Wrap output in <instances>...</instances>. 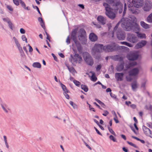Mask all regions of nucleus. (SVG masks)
Returning a JSON list of instances; mask_svg holds the SVG:
<instances>
[{"label":"nucleus","mask_w":152,"mask_h":152,"mask_svg":"<svg viewBox=\"0 0 152 152\" xmlns=\"http://www.w3.org/2000/svg\"><path fill=\"white\" fill-rule=\"evenodd\" d=\"M21 39L23 41H25V42L26 43L28 42L27 40V39L26 38V37L25 36V35H22L21 36Z\"/></svg>","instance_id":"obj_38"},{"label":"nucleus","mask_w":152,"mask_h":152,"mask_svg":"<svg viewBox=\"0 0 152 152\" xmlns=\"http://www.w3.org/2000/svg\"><path fill=\"white\" fill-rule=\"evenodd\" d=\"M71 58L69 61L72 64L74 63H80L83 61L81 56L78 54H75L73 56L71 55Z\"/></svg>","instance_id":"obj_8"},{"label":"nucleus","mask_w":152,"mask_h":152,"mask_svg":"<svg viewBox=\"0 0 152 152\" xmlns=\"http://www.w3.org/2000/svg\"><path fill=\"white\" fill-rule=\"evenodd\" d=\"M20 32L22 34H24L25 33V30L23 28H21L20 29Z\"/></svg>","instance_id":"obj_49"},{"label":"nucleus","mask_w":152,"mask_h":152,"mask_svg":"<svg viewBox=\"0 0 152 152\" xmlns=\"http://www.w3.org/2000/svg\"><path fill=\"white\" fill-rule=\"evenodd\" d=\"M32 66L35 68H40L41 67V65L40 64L39 62H34L32 64Z\"/></svg>","instance_id":"obj_29"},{"label":"nucleus","mask_w":152,"mask_h":152,"mask_svg":"<svg viewBox=\"0 0 152 152\" xmlns=\"http://www.w3.org/2000/svg\"><path fill=\"white\" fill-rule=\"evenodd\" d=\"M18 48L19 50H21L22 49V47H21L20 44L16 46Z\"/></svg>","instance_id":"obj_57"},{"label":"nucleus","mask_w":152,"mask_h":152,"mask_svg":"<svg viewBox=\"0 0 152 152\" xmlns=\"http://www.w3.org/2000/svg\"><path fill=\"white\" fill-rule=\"evenodd\" d=\"M147 21L150 23H152V13L150 14L147 18Z\"/></svg>","instance_id":"obj_32"},{"label":"nucleus","mask_w":152,"mask_h":152,"mask_svg":"<svg viewBox=\"0 0 152 152\" xmlns=\"http://www.w3.org/2000/svg\"><path fill=\"white\" fill-rule=\"evenodd\" d=\"M40 24L42 28H43L45 27L44 23L43 21L40 23Z\"/></svg>","instance_id":"obj_60"},{"label":"nucleus","mask_w":152,"mask_h":152,"mask_svg":"<svg viewBox=\"0 0 152 152\" xmlns=\"http://www.w3.org/2000/svg\"><path fill=\"white\" fill-rule=\"evenodd\" d=\"M13 39L16 46L20 44L18 42V40L15 37H13Z\"/></svg>","instance_id":"obj_35"},{"label":"nucleus","mask_w":152,"mask_h":152,"mask_svg":"<svg viewBox=\"0 0 152 152\" xmlns=\"http://www.w3.org/2000/svg\"><path fill=\"white\" fill-rule=\"evenodd\" d=\"M104 46L103 45L99 44H96L93 47L91 50V53L94 57L96 59H99L100 56H96V53H100L103 50Z\"/></svg>","instance_id":"obj_5"},{"label":"nucleus","mask_w":152,"mask_h":152,"mask_svg":"<svg viewBox=\"0 0 152 152\" xmlns=\"http://www.w3.org/2000/svg\"><path fill=\"white\" fill-rule=\"evenodd\" d=\"M87 103L89 105L90 110H92L93 111L95 112V110L94 109V108L92 107L91 106L90 104H89L88 102H87Z\"/></svg>","instance_id":"obj_48"},{"label":"nucleus","mask_w":152,"mask_h":152,"mask_svg":"<svg viewBox=\"0 0 152 152\" xmlns=\"http://www.w3.org/2000/svg\"><path fill=\"white\" fill-rule=\"evenodd\" d=\"M140 55L137 51L131 52L126 56L128 59L129 60L134 61L137 60Z\"/></svg>","instance_id":"obj_10"},{"label":"nucleus","mask_w":152,"mask_h":152,"mask_svg":"<svg viewBox=\"0 0 152 152\" xmlns=\"http://www.w3.org/2000/svg\"><path fill=\"white\" fill-rule=\"evenodd\" d=\"M142 129L144 133L146 135L152 138V132L149 129L143 126H142Z\"/></svg>","instance_id":"obj_17"},{"label":"nucleus","mask_w":152,"mask_h":152,"mask_svg":"<svg viewBox=\"0 0 152 152\" xmlns=\"http://www.w3.org/2000/svg\"><path fill=\"white\" fill-rule=\"evenodd\" d=\"M54 118H57L60 120L61 119V117H58L57 116H54Z\"/></svg>","instance_id":"obj_63"},{"label":"nucleus","mask_w":152,"mask_h":152,"mask_svg":"<svg viewBox=\"0 0 152 152\" xmlns=\"http://www.w3.org/2000/svg\"><path fill=\"white\" fill-rule=\"evenodd\" d=\"M121 24L119 23L116 25L114 27L113 31V37L115 34H116L117 38L120 40H124L125 38V34L124 33L120 30H117L118 28V24Z\"/></svg>","instance_id":"obj_6"},{"label":"nucleus","mask_w":152,"mask_h":152,"mask_svg":"<svg viewBox=\"0 0 152 152\" xmlns=\"http://www.w3.org/2000/svg\"><path fill=\"white\" fill-rule=\"evenodd\" d=\"M136 18L134 16H131L128 18H122L119 23H121V26L127 31H129L132 29L136 32L140 31V27L136 22Z\"/></svg>","instance_id":"obj_2"},{"label":"nucleus","mask_w":152,"mask_h":152,"mask_svg":"<svg viewBox=\"0 0 152 152\" xmlns=\"http://www.w3.org/2000/svg\"><path fill=\"white\" fill-rule=\"evenodd\" d=\"M141 68L140 66L136 67L130 70L129 72V73L130 76H136L139 74Z\"/></svg>","instance_id":"obj_14"},{"label":"nucleus","mask_w":152,"mask_h":152,"mask_svg":"<svg viewBox=\"0 0 152 152\" xmlns=\"http://www.w3.org/2000/svg\"><path fill=\"white\" fill-rule=\"evenodd\" d=\"M118 49V46L115 43L112 45H109L104 46L103 50L105 52H109L113 51Z\"/></svg>","instance_id":"obj_12"},{"label":"nucleus","mask_w":152,"mask_h":152,"mask_svg":"<svg viewBox=\"0 0 152 152\" xmlns=\"http://www.w3.org/2000/svg\"><path fill=\"white\" fill-rule=\"evenodd\" d=\"M137 63L135 61H132L129 63L128 64L125 65V67L126 69L130 68L131 67L137 65Z\"/></svg>","instance_id":"obj_23"},{"label":"nucleus","mask_w":152,"mask_h":152,"mask_svg":"<svg viewBox=\"0 0 152 152\" xmlns=\"http://www.w3.org/2000/svg\"><path fill=\"white\" fill-rule=\"evenodd\" d=\"M137 36L138 37L141 39H145L146 38V34L144 33H142L139 32H136Z\"/></svg>","instance_id":"obj_25"},{"label":"nucleus","mask_w":152,"mask_h":152,"mask_svg":"<svg viewBox=\"0 0 152 152\" xmlns=\"http://www.w3.org/2000/svg\"><path fill=\"white\" fill-rule=\"evenodd\" d=\"M140 25L141 26L145 29H148L150 28V25L145 23L143 21L140 22Z\"/></svg>","instance_id":"obj_24"},{"label":"nucleus","mask_w":152,"mask_h":152,"mask_svg":"<svg viewBox=\"0 0 152 152\" xmlns=\"http://www.w3.org/2000/svg\"><path fill=\"white\" fill-rule=\"evenodd\" d=\"M124 74L123 73H116L115 74V78L118 81H122L124 79Z\"/></svg>","instance_id":"obj_18"},{"label":"nucleus","mask_w":152,"mask_h":152,"mask_svg":"<svg viewBox=\"0 0 152 152\" xmlns=\"http://www.w3.org/2000/svg\"><path fill=\"white\" fill-rule=\"evenodd\" d=\"M61 120L63 123L64 124H66L68 122H70V120L68 116L65 113L62 112L61 114Z\"/></svg>","instance_id":"obj_15"},{"label":"nucleus","mask_w":152,"mask_h":152,"mask_svg":"<svg viewBox=\"0 0 152 152\" xmlns=\"http://www.w3.org/2000/svg\"><path fill=\"white\" fill-rule=\"evenodd\" d=\"M94 128L95 129V130H96V132L98 134H99L100 135H102V134H101L99 132V130L95 127H94Z\"/></svg>","instance_id":"obj_55"},{"label":"nucleus","mask_w":152,"mask_h":152,"mask_svg":"<svg viewBox=\"0 0 152 152\" xmlns=\"http://www.w3.org/2000/svg\"><path fill=\"white\" fill-rule=\"evenodd\" d=\"M79 40L83 44H85L87 42L86 37L85 31L83 29H80L78 32V36Z\"/></svg>","instance_id":"obj_7"},{"label":"nucleus","mask_w":152,"mask_h":152,"mask_svg":"<svg viewBox=\"0 0 152 152\" xmlns=\"http://www.w3.org/2000/svg\"><path fill=\"white\" fill-rule=\"evenodd\" d=\"M77 31V30L76 29H74L72 31L71 34V38L73 39L75 43V45H73L72 49L74 51H75L76 50V46L78 51L79 52H80L81 51L82 48L80 43L76 40V34Z\"/></svg>","instance_id":"obj_4"},{"label":"nucleus","mask_w":152,"mask_h":152,"mask_svg":"<svg viewBox=\"0 0 152 152\" xmlns=\"http://www.w3.org/2000/svg\"><path fill=\"white\" fill-rule=\"evenodd\" d=\"M127 142L130 145L136 148H137V146L135 144H133L132 142L129 141H127Z\"/></svg>","instance_id":"obj_44"},{"label":"nucleus","mask_w":152,"mask_h":152,"mask_svg":"<svg viewBox=\"0 0 152 152\" xmlns=\"http://www.w3.org/2000/svg\"><path fill=\"white\" fill-rule=\"evenodd\" d=\"M129 75L128 76H126V79L127 81H131L132 80V78Z\"/></svg>","instance_id":"obj_37"},{"label":"nucleus","mask_w":152,"mask_h":152,"mask_svg":"<svg viewBox=\"0 0 152 152\" xmlns=\"http://www.w3.org/2000/svg\"><path fill=\"white\" fill-rule=\"evenodd\" d=\"M109 138L110 139V140H113V142H117L116 139L114 138L113 136L112 135H110L109 137Z\"/></svg>","instance_id":"obj_39"},{"label":"nucleus","mask_w":152,"mask_h":152,"mask_svg":"<svg viewBox=\"0 0 152 152\" xmlns=\"http://www.w3.org/2000/svg\"><path fill=\"white\" fill-rule=\"evenodd\" d=\"M114 120L116 123H119V121L118 120L117 116L115 117L114 118Z\"/></svg>","instance_id":"obj_53"},{"label":"nucleus","mask_w":152,"mask_h":152,"mask_svg":"<svg viewBox=\"0 0 152 152\" xmlns=\"http://www.w3.org/2000/svg\"><path fill=\"white\" fill-rule=\"evenodd\" d=\"M127 40L132 43H135L138 41V39L136 36L134 34L129 33L127 34Z\"/></svg>","instance_id":"obj_13"},{"label":"nucleus","mask_w":152,"mask_h":152,"mask_svg":"<svg viewBox=\"0 0 152 152\" xmlns=\"http://www.w3.org/2000/svg\"><path fill=\"white\" fill-rule=\"evenodd\" d=\"M89 39L91 41L95 42L97 40L98 37L94 33H91L89 35Z\"/></svg>","instance_id":"obj_21"},{"label":"nucleus","mask_w":152,"mask_h":152,"mask_svg":"<svg viewBox=\"0 0 152 152\" xmlns=\"http://www.w3.org/2000/svg\"><path fill=\"white\" fill-rule=\"evenodd\" d=\"M20 55H21V56L22 57L25 58V57L26 56H25V55L24 52L21 53H20Z\"/></svg>","instance_id":"obj_59"},{"label":"nucleus","mask_w":152,"mask_h":152,"mask_svg":"<svg viewBox=\"0 0 152 152\" xmlns=\"http://www.w3.org/2000/svg\"><path fill=\"white\" fill-rule=\"evenodd\" d=\"M97 20L100 23L103 25L105 24L106 23V18L102 15L99 16L97 17Z\"/></svg>","instance_id":"obj_19"},{"label":"nucleus","mask_w":152,"mask_h":152,"mask_svg":"<svg viewBox=\"0 0 152 152\" xmlns=\"http://www.w3.org/2000/svg\"><path fill=\"white\" fill-rule=\"evenodd\" d=\"M69 92V91H68V92H64V94L65 97L67 99H69V96L67 94Z\"/></svg>","instance_id":"obj_42"},{"label":"nucleus","mask_w":152,"mask_h":152,"mask_svg":"<svg viewBox=\"0 0 152 152\" xmlns=\"http://www.w3.org/2000/svg\"><path fill=\"white\" fill-rule=\"evenodd\" d=\"M126 3H125L124 5V12H123V14L124 15V14L126 13Z\"/></svg>","instance_id":"obj_50"},{"label":"nucleus","mask_w":152,"mask_h":152,"mask_svg":"<svg viewBox=\"0 0 152 152\" xmlns=\"http://www.w3.org/2000/svg\"><path fill=\"white\" fill-rule=\"evenodd\" d=\"M9 28L12 30H13V24L11 21L8 23Z\"/></svg>","instance_id":"obj_41"},{"label":"nucleus","mask_w":152,"mask_h":152,"mask_svg":"<svg viewBox=\"0 0 152 152\" xmlns=\"http://www.w3.org/2000/svg\"><path fill=\"white\" fill-rule=\"evenodd\" d=\"M103 5L105 10V15L112 20L115 18L118 11L119 13L122 12V4L119 0H105Z\"/></svg>","instance_id":"obj_1"},{"label":"nucleus","mask_w":152,"mask_h":152,"mask_svg":"<svg viewBox=\"0 0 152 152\" xmlns=\"http://www.w3.org/2000/svg\"><path fill=\"white\" fill-rule=\"evenodd\" d=\"M1 107L4 110L6 113H7L8 111L5 108L3 105H1Z\"/></svg>","instance_id":"obj_51"},{"label":"nucleus","mask_w":152,"mask_h":152,"mask_svg":"<svg viewBox=\"0 0 152 152\" xmlns=\"http://www.w3.org/2000/svg\"><path fill=\"white\" fill-rule=\"evenodd\" d=\"M146 125L147 126L150 128H152V124L151 123H147Z\"/></svg>","instance_id":"obj_52"},{"label":"nucleus","mask_w":152,"mask_h":152,"mask_svg":"<svg viewBox=\"0 0 152 152\" xmlns=\"http://www.w3.org/2000/svg\"><path fill=\"white\" fill-rule=\"evenodd\" d=\"M20 3L22 7L24 9H25V10H30V9L29 7H26V5L25 4L22 0L20 2Z\"/></svg>","instance_id":"obj_28"},{"label":"nucleus","mask_w":152,"mask_h":152,"mask_svg":"<svg viewBox=\"0 0 152 152\" xmlns=\"http://www.w3.org/2000/svg\"><path fill=\"white\" fill-rule=\"evenodd\" d=\"M95 100L97 102H98L99 104H103V103L102 102H101L100 100H99V99H95Z\"/></svg>","instance_id":"obj_56"},{"label":"nucleus","mask_w":152,"mask_h":152,"mask_svg":"<svg viewBox=\"0 0 152 152\" xmlns=\"http://www.w3.org/2000/svg\"><path fill=\"white\" fill-rule=\"evenodd\" d=\"M101 66H101V65H98L97 66V67H96V70L97 71L101 69Z\"/></svg>","instance_id":"obj_54"},{"label":"nucleus","mask_w":152,"mask_h":152,"mask_svg":"<svg viewBox=\"0 0 152 152\" xmlns=\"http://www.w3.org/2000/svg\"><path fill=\"white\" fill-rule=\"evenodd\" d=\"M58 54L62 58H64V56L62 53H59Z\"/></svg>","instance_id":"obj_62"},{"label":"nucleus","mask_w":152,"mask_h":152,"mask_svg":"<svg viewBox=\"0 0 152 152\" xmlns=\"http://www.w3.org/2000/svg\"><path fill=\"white\" fill-rule=\"evenodd\" d=\"M81 87V89L83 90L86 92H87L88 91V88L85 85H82Z\"/></svg>","instance_id":"obj_34"},{"label":"nucleus","mask_w":152,"mask_h":152,"mask_svg":"<svg viewBox=\"0 0 152 152\" xmlns=\"http://www.w3.org/2000/svg\"><path fill=\"white\" fill-rule=\"evenodd\" d=\"M108 128L109 131L110 132V133H111L112 134L116 136L115 134L112 129L110 128L108 126Z\"/></svg>","instance_id":"obj_40"},{"label":"nucleus","mask_w":152,"mask_h":152,"mask_svg":"<svg viewBox=\"0 0 152 152\" xmlns=\"http://www.w3.org/2000/svg\"><path fill=\"white\" fill-rule=\"evenodd\" d=\"M83 57L85 61L89 65L92 66L94 62L91 56L87 53H85L83 54Z\"/></svg>","instance_id":"obj_11"},{"label":"nucleus","mask_w":152,"mask_h":152,"mask_svg":"<svg viewBox=\"0 0 152 152\" xmlns=\"http://www.w3.org/2000/svg\"><path fill=\"white\" fill-rule=\"evenodd\" d=\"M89 73L91 74L92 75L90 78L91 80L94 82L96 81L97 79L95 75V73L93 71L90 72Z\"/></svg>","instance_id":"obj_26"},{"label":"nucleus","mask_w":152,"mask_h":152,"mask_svg":"<svg viewBox=\"0 0 152 152\" xmlns=\"http://www.w3.org/2000/svg\"><path fill=\"white\" fill-rule=\"evenodd\" d=\"M147 43V42L145 40H142L137 43L134 46L136 49H138L142 48L145 46Z\"/></svg>","instance_id":"obj_20"},{"label":"nucleus","mask_w":152,"mask_h":152,"mask_svg":"<svg viewBox=\"0 0 152 152\" xmlns=\"http://www.w3.org/2000/svg\"><path fill=\"white\" fill-rule=\"evenodd\" d=\"M3 20L4 21L6 22L7 23L10 21V19L8 18H3Z\"/></svg>","instance_id":"obj_47"},{"label":"nucleus","mask_w":152,"mask_h":152,"mask_svg":"<svg viewBox=\"0 0 152 152\" xmlns=\"http://www.w3.org/2000/svg\"><path fill=\"white\" fill-rule=\"evenodd\" d=\"M33 49L31 47H30L29 48V52H32L33 51Z\"/></svg>","instance_id":"obj_64"},{"label":"nucleus","mask_w":152,"mask_h":152,"mask_svg":"<svg viewBox=\"0 0 152 152\" xmlns=\"http://www.w3.org/2000/svg\"><path fill=\"white\" fill-rule=\"evenodd\" d=\"M109 114V112L107 110H104V113L102 114V115L104 116H106Z\"/></svg>","instance_id":"obj_45"},{"label":"nucleus","mask_w":152,"mask_h":152,"mask_svg":"<svg viewBox=\"0 0 152 152\" xmlns=\"http://www.w3.org/2000/svg\"><path fill=\"white\" fill-rule=\"evenodd\" d=\"M7 7L9 10L10 11H12L13 10V9L11 6L7 5Z\"/></svg>","instance_id":"obj_46"},{"label":"nucleus","mask_w":152,"mask_h":152,"mask_svg":"<svg viewBox=\"0 0 152 152\" xmlns=\"http://www.w3.org/2000/svg\"><path fill=\"white\" fill-rule=\"evenodd\" d=\"M69 103L74 109H77V105L73 102L70 101L69 102Z\"/></svg>","instance_id":"obj_33"},{"label":"nucleus","mask_w":152,"mask_h":152,"mask_svg":"<svg viewBox=\"0 0 152 152\" xmlns=\"http://www.w3.org/2000/svg\"><path fill=\"white\" fill-rule=\"evenodd\" d=\"M120 43L122 45H124L128 46L129 47H132L133 46V45L129 43L126 42H120Z\"/></svg>","instance_id":"obj_31"},{"label":"nucleus","mask_w":152,"mask_h":152,"mask_svg":"<svg viewBox=\"0 0 152 152\" xmlns=\"http://www.w3.org/2000/svg\"><path fill=\"white\" fill-rule=\"evenodd\" d=\"M143 5V9L145 11H149L151 8L152 5L150 1H146Z\"/></svg>","instance_id":"obj_16"},{"label":"nucleus","mask_w":152,"mask_h":152,"mask_svg":"<svg viewBox=\"0 0 152 152\" xmlns=\"http://www.w3.org/2000/svg\"><path fill=\"white\" fill-rule=\"evenodd\" d=\"M21 0H13L14 4L17 6H18Z\"/></svg>","instance_id":"obj_36"},{"label":"nucleus","mask_w":152,"mask_h":152,"mask_svg":"<svg viewBox=\"0 0 152 152\" xmlns=\"http://www.w3.org/2000/svg\"><path fill=\"white\" fill-rule=\"evenodd\" d=\"M115 59L119 61V63L116 66V69L118 71H121L124 68V62L123 58L119 56H116L115 57Z\"/></svg>","instance_id":"obj_9"},{"label":"nucleus","mask_w":152,"mask_h":152,"mask_svg":"<svg viewBox=\"0 0 152 152\" xmlns=\"http://www.w3.org/2000/svg\"><path fill=\"white\" fill-rule=\"evenodd\" d=\"M33 8H36L37 9V11L38 12H39V14H40V15H41V13H40V11H39V8H38V7H37V6H35V7H34V6H33Z\"/></svg>","instance_id":"obj_58"},{"label":"nucleus","mask_w":152,"mask_h":152,"mask_svg":"<svg viewBox=\"0 0 152 152\" xmlns=\"http://www.w3.org/2000/svg\"><path fill=\"white\" fill-rule=\"evenodd\" d=\"M73 83L77 86H79L80 84V82L76 80H74Z\"/></svg>","instance_id":"obj_43"},{"label":"nucleus","mask_w":152,"mask_h":152,"mask_svg":"<svg viewBox=\"0 0 152 152\" xmlns=\"http://www.w3.org/2000/svg\"><path fill=\"white\" fill-rule=\"evenodd\" d=\"M139 86V84L136 80L134 81L131 84L132 88L133 91H136Z\"/></svg>","instance_id":"obj_22"},{"label":"nucleus","mask_w":152,"mask_h":152,"mask_svg":"<svg viewBox=\"0 0 152 152\" xmlns=\"http://www.w3.org/2000/svg\"><path fill=\"white\" fill-rule=\"evenodd\" d=\"M128 7L129 10L133 13L136 14L137 12L132 9V8L134 7L137 8H140L143 5V0H132L131 2L128 3Z\"/></svg>","instance_id":"obj_3"},{"label":"nucleus","mask_w":152,"mask_h":152,"mask_svg":"<svg viewBox=\"0 0 152 152\" xmlns=\"http://www.w3.org/2000/svg\"><path fill=\"white\" fill-rule=\"evenodd\" d=\"M59 84L61 86V88H62L63 90L64 91V92H68V91L67 89L65 86L63 84H62L60 80L59 81Z\"/></svg>","instance_id":"obj_30"},{"label":"nucleus","mask_w":152,"mask_h":152,"mask_svg":"<svg viewBox=\"0 0 152 152\" xmlns=\"http://www.w3.org/2000/svg\"><path fill=\"white\" fill-rule=\"evenodd\" d=\"M66 42L68 43L69 44L70 43V40L69 39V37H68L66 39Z\"/></svg>","instance_id":"obj_61"},{"label":"nucleus","mask_w":152,"mask_h":152,"mask_svg":"<svg viewBox=\"0 0 152 152\" xmlns=\"http://www.w3.org/2000/svg\"><path fill=\"white\" fill-rule=\"evenodd\" d=\"M68 69L73 75H74L75 73H76V72L74 68L73 67H69L68 66H67Z\"/></svg>","instance_id":"obj_27"}]
</instances>
